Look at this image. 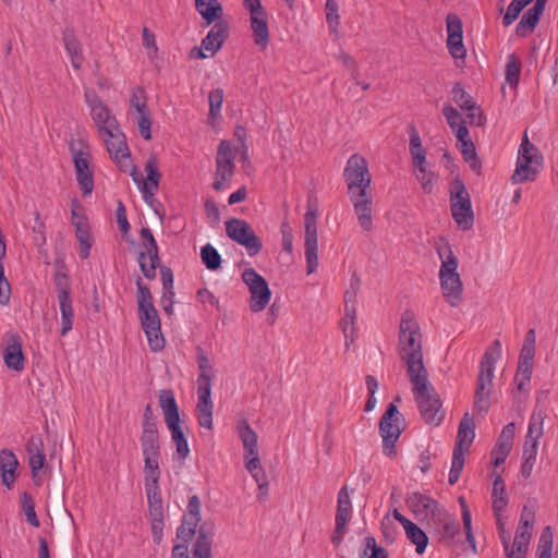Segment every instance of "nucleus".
Returning <instances> with one entry per match:
<instances>
[{"instance_id":"obj_1","label":"nucleus","mask_w":558,"mask_h":558,"mask_svg":"<svg viewBox=\"0 0 558 558\" xmlns=\"http://www.w3.org/2000/svg\"><path fill=\"white\" fill-rule=\"evenodd\" d=\"M100 138L105 143L110 157L121 170L129 172L134 183L140 189L144 201L150 204L158 190L160 180L156 157L151 156L147 159L145 163L147 178L144 179L142 172L131 162L125 135L120 126L114 129L112 132L110 131L109 133L100 135Z\"/></svg>"},{"instance_id":"obj_2","label":"nucleus","mask_w":558,"mask_h":558,"mask_svg":"<svg viewBox=\"0 0 558 558\" xmlns=\"http://www.w3.org/2000/svg\"><path fill=\"white\" fill-rule=\"evenodd\" d=\"M399 354L407 365L408 377L427 373L423 363L422 335L413 313L404 312L399 326Z\"/></svg>"},{"instance_id":"obj_3","label":"nucleus","mask_w":558,"mask_h":558,"mask_svg":"<svg viewBox=\"0 0 558 558\" xmlns=\"http://www.w3.org/2000/svg\"><path fill=\"white\" fill-rule=\"evenodd\" d=\"M434 246L441 260L439 283L442 296L450 306L456 307L461 303L463 293V284L458 272V258L444 238H438Z\"/></svg>"},{"instance_id":"obj_4","label":"nucleus","mask_w":558,"mask_h":558,"mask_svg":"<svg viewBox=\"0 0 558 558\" xmlns=\"http://www.w3.org/2000/svg\"><path fill=\"white\" fill-rule=\"evenodd\" d=\"M414 400L425 423L438 426L445 417L439 395L428 380V373L409 377Z\"/></svg>"},{"instance_id":"obj_5","label":"nucleus","mask_w":558,"mask_h":558,"mask_svg":"<svg viewBox=\"0 0 558 558\" xmlns=\"http://www.w3.org/2000/svg\"><path fill=\"white\" fill-rule=\"evenodd\" d=\"M495 515L506 557L525 558L532 536L534 514L527 511L526 508L523 509L512 544H510V535L505 529L500 512H495Z\"/></svg>"},{"instance_id":"obj_6","label":"nucleus","mask_w":558,"mask_h":558,"mask_svg":"<svg viewBox=\"0 0 558 558\" xmlns=\"http://www.w3.org/2000/svg\"><path fill=\"white\" fill-rule=\"evenodd\" d=\"M501 356V344L499 340H495L493 344L485 351L477 376V386L475 390L474 408L478 412H486L489 408V397L494 372L497 361Z\"/></svg>"},{"instance_id":"obj_7","label":"nucleus","mask_w":558,"mask_h":558,"mask_svg":"<svg viewBox=\"0 0 558 558\" xmlns=\"http://www.w3.org/2000/svg\"><path fill=\"white\" fill-rule=\"evenodd\" d=\"M70 153L75 169V179L84 196L94 191V168L89 145L82 140L70 143Z\"/></svg>"},{"instance_id":"obj_8","label":"nucleus","mask_w":558,"mask_h":558,"mask_svg":"<svg viewBox=\"0 0 558 558\" xmlns=\"http://www.w3.org/2000/svg\"><path fill=\"white\" fill-rule=\"evenodd\" d=\"M475 437V425L474 420L470 413H464L460 421L457 441L453 449L451 469L448 476V483L450 485L456 484L461 475L464 466V456L469 452V449Z\"/></svg>"},{"instance_id":"obj_9","label":"nucleus","mask_w":558,"mask_h":558,"mask_svg":"<svg viewBox=\"0 0 558 558\" xmlns=\"http://www.w3.org/2000/svg\"><path fill=\"white\" fill-rule=\"evenodd\" d=\"M159 478L160 475L144 476L145 493L148 504V518L150 521L153 539L156 544L161 542L165 527V513Z\"/></svg>"},{"instance_id":"obj_10","label":"nucleus","mask_w":558,"mask_h":558,"mask_svg":"<svg viewBox=\"0 0 558 558\" xmlns=\"http://www.w3.org/2000/svg\"><path fill=\"white\" fill-rule=\"evenodd\" d=\"M542 156L538 149L530 143L526 133L518 150L515 170L511 177L513 183L534 181L542 169Z\"/></svg>"},{"instance_id":"obj_11","label":"nucleus","mask_w":558,"mask_h":558,"mask_svg":"<svg viewBox=\"0 0 558 558\" xmlns=\"http://www.w3.org/2000/svg\"><path fill=\"white\" fill-rule=\"evenodd\" d=\"M343 178L348 186V194L365 196L371 193L372 175L366 159L359 155H352L344 167Z\"/></svg>"},{"instance_id":"obj_12","label":"nucleus","mask_w":558,"mask_h":558,"mask_svg":"<svg viewBox=\"0 0 558 558\" xmlns=\"http://www.w3.org/2000/svg\"><path fill=\"white\" fill-rule=\"evenodd\" d=\"M450 209L453 220L462 230H469L474 222L470 194L462 180L456 178L450 186Z\"/></svg>"},{"instance_id":"obj_13","label":"nucleus","mask_w":558,"mask_h":558,"mask_svg":"<svg viewBox=\"0 0 558 558\" xmlns=\"http://www.w3.org/2000/svg\"><path fill=\"white\" fill-rule=\"evenodd\" d=\"M84 97L89 109L90 118L99 136L105 133H109L110 131L112 132L114 129L120 126L111 109L102 101L94 89H85Z\"/></svg>"},{"instance_id":"obj_14","label":"nucleus","mask_w":558,"mask_h":558,"mask_svg":"<svg viewBox=\"0 0 558 558\" xmlns=\"http://www.w3.org/2000/svg\"><path fill=\"white\" fill-rule=\"evenodd\" d=\"M403 417L393 403H389L379 422L383 451L388 457L396 454V442L402 433Z\"/></svg>"},{"instance_id":"obj_15","label":"nucleus","mask_w":558,"mask_h":558,"mask_svg":"<svg viewBox=\"0 0 558 558\" xmlns=\"http://www.w3.org/2000/svg\"><path fill=\"white\" fill-rule=\"evenodd\" d=\"M238 148L229 141H221L216 156V171L213 187L216 191L223 190L232 180L235 170V157Z\"/></svg>"},{"instance_id":"obj_16","label":"nucleus","mask_w":558,"mask_h":558,"mask_svg":"<svg viewBox=\"0 0 558 558\" xmlns=\"http://www.w3.org/2000/svg\"><path fill=\"white\" fill-rule=\"evenodd\" d=\"M243 7L250 14V27L254 44L266 49L269 44L268 14L260 0H243Z\"/></svg>"},{"instance_id":"obj_17","label":"nucleus","mask_w":558,"mask_h":558,"mask_svg":"<svg viewBox=\"0 0 558 558\" xmlns=\"http://www.w3.org/2000/svg\"><path fill=\"white\" fill-rule=\"evenodd\" d=\"M226 233L232 241L245 247L250 256H255L263 247L260 239L245 220L229 219L226 221Z\"/></svg>"},{"instance_id":"obj_18","label":"nucleus","mask_w":558,"mask_h":558,"mask_svg":"<svg viewBox=\"0 0 558 558\" xmlns=\"http://www.w3.org/2000/svg\"><path fill=\"white\" fill-rule=\"evenodd\" d=\"M242 280L247 286L251 298L250 308L254 313L267 307L271 299V291L267 281L254 268H247L242 272Z\"/></svg>"},{"instance_id":"obj_19","label":"nucleus","mask_w":558,"mask_h":558,"mask_svg":"<svg viewBox=\"0 0 558 558\" xmlns=\"http://www.w3.org/2000/svg\"><path fill=\"white\" fill-rule=\"evenodd\" d=\"M140 235L143 250L138 254V263L143 275L150 280L156 277L160 262L159 250L150 229L142 228Z\"/></svg>"},{"instance_id":"obj_20","label":"nucleus","mask_w":558,"mask_h":558,"mask_svg":"<svg viewBox=\"0 0 558 558\" xmlns=\"http://www.w3.org/2000/svg\"><path fill=\"white\" fill-rule=\"evenodd\" d=\"M352 493L353 489H349L348 486H343L338 493L335 530L331 536V541L336 545L342 542L347 525L352 518Z\"/></svg>"},{"instance_id":"obj_21","label":"nucleus","mask_w":558,"mask_h":558,"mask_svg":"<svg viewBox=\"0 0 558 558\" xmlns=\"http://www.w3.org/2000/svg\"><path fill=\"white\" fill-rule=\"evenodd\" d=\"M360 286V279L353 276L351 279V291L344 294V317L340 326L345 339V347H350L355 340V319H356V291Z\"/></svg>"},{"instance_id":"obj_22","label":"nucleus","mask_w":558,"mask_h":558,"mask_svg":"<svg viewBox=\"0 0 558 558\" xmlns=\"http://www.w3.org/2000/svg\"><path fill=\"white\" fill-rule=\"evenodd\" d=\"M316 213L308 209L304 216L306 272L313 274L318 267V239Z\"/></svg>"},{"instance_id":"obj_23","label":"nucleus","mask_w":558,"mask_h":558,"mask_svg":"<svg viewBox=\"0 0 558 558\" xmlns=\"http://www.w3.org/2000/svg\"><path fill=\"white\" fill-rule=\"evenodd\" d=\"M141 326L147 337L150 349L158 352L165 348L161 324L156 308L138 312Z\"/></svg>"},{"instance_id":"obj_24","label":"nucleus","mask_w":558,"mask_h":558,"mask_svg":"<svg viewBox=\"0 0 558 558\" xmlns=\"http://www.w3.org/2000/svg\"><path fill=\"white\" fill-rule=\"evenodd\" d=\"M22 339L17 333H5L3 339V361L8 368L22 372L25 367Z\"/></svg>"},{"instance_id":"obj_25","label":"nucleus","mask_w":558,"mask_h":558,"mask_svg":"<svg viewBox=\"0 0 558 558\" xmlns=\"http://www.w3.org/2000/svg\"><path fill=\"white\" fill-rule=\"evenodd\" d=\"M141 448L144 458L143 474L160 475V444L159 436L141 437Z\"/></svg>"},{"instance_id":"obj_26","label":"nucleus","mask_w":558,"mask_h":558,"mask_svg":"<svg viewBox=\"0 0 558 558\" xmlns=\"http://www.w3.org/2000/svg\"><path fill=\"white\" fill-rule=\"evenodd\" d=\"M228 36V24L217 22L202 40L197 57L201 59L213 57L222 46Z\"/></svg>"},{"instance_id":"obj_27","label":"nucleus","mask_w":558,"mask_h":558,"mask_svg":"<svg viewBox=\"0 0 558 558\" xmlns=\"http://www.w3.org/2000/svg\"><path fill=\"white\" fill-rule=\"evenodd\" d=\"M350 201L353 205L354 214L357 222L363 231L371 232L373 230V196L371 193H365V196L359 194L350 195Z\"/></svg>"},{"instance_id":"obj_28","label":"nucleus","mask_w":558,"mask_h":558,"mask_svg":"<svg viewBox=\"0 0 558 558\" xmlns=\"http://www.w3.org/2000/svg\"><path fill=\"white\" fill-rule=\"evenodd\" d=\"M514 434V423H509L502 428L497 444L492 451L493 463L495 466H499L506 461L512 449Z\"/></svg>"},{"instance_id":"obj_29","label":"nucleus","mask_w":558,"mask_h":558,"mask_svg":"<svg viewBox=\"0 0 558 558\" xmlns=\"http://www.w3.org/2000/svg\"><path fill=\"white\" fill-rule=\"evenodd\" d=\"M211 538L199 530L192 556L184 544H177L172 549V558H210Z\"/></svg>"},{"instance_id":"obj_30","label":"nucleus","mask_w":558,"mask_h":558,"mask_svg":"<svg viewBox=\"0 0 558 558\" xmlns=\"http://www.w3.org/2000/svg\"><path fill=\"white\" fill-rule=\"evenodd\" d=\"M546 0H536L522 16L515 26V34L520 37H526L532 34L538 24V21L545 10Z\"/></svg>"},{"instance_id":"obj_31","label":"nucleus","mask_w":558,"mask_h":558,"mask_svg":"<svg viewBox=\"0 0 558 558\" xmlns=\"http://www.w3.org/2000/svg\"><path fill=\"white\" fill-rule=\"evenodd\" d=\"M458 148L461 151L464 160L469 163L470 168L480 172L481 161L477 158L475 146L470 138L468 128H459L457 130Z\"/></svg>"},{"instance_id":"obj_32","label":"nucleus","mask_w":558,"mask_h":558,"mask_svg":"<svg viewBox=\"0 0 558 558\" xmlns=\"http://www.w3.org/2000/svg\"><path fill=\"white\" fill-rule=\"evenodd\" d=\"M19 461L16 456L9 449L0 451V473L2 483L9 489L14 485Z\"/></svg>"},{"instance_id":"obj_33","label":"nucleus","mask_w":558,"mask_h":558,"mask_svg":"<svg viewBox=\"0 0 558 558\" xmlns=\"http://www.w3.org/2000/svg\"><path fill=\"white\" fill-rule=\"evenodd\" d=\"M158 399L166 425L169 426L180 423L179 407L177 404L173 391L170 389H163L159 392Z\"/></svg>"},{"instance_id":"obj_34","label":"nucleus","mask_w":558,"mask_h":558,"mask_svg":"<svg viewBox=\"0 0 558 558\" xmlns=\"http://www.w3.org/2000/svg\"><path fill=\"white\" fill-rule=\"evenodd\" d=\"M195 9L206 22V26L214 22H220L223 9L218 0H195Z\"/></svg>"},{"instance_id":"obj_35","label":"nucleus","mask_w":558,"mask_h":558,"mask_svg":"<svg viewBox=\"0 0 558 558\" xmlns=\"http://www.w3.org/2000/svg\"><path fill=\"white\" fill-rule=\"evenodd\" d=\"M236 432L243 444L244 456L258 453L257 434L253 430L246 420L238 423Z\"/></svg>"},{"instance_id":"obj_36","label":"nucleus","mask_w":558,"mask_h":558,"mask_svg":"<svg viewBox=\"0 0 558 558\" xmlns=\"http://www.w3.org/2000/svg\"><path fill=\"white\" fill-rule=\"evenodd\" d=\"M409 150L413 168L427 163L426 149L423 147L420 134L415 129H412L410 133Z\"/></svg>"},{"instance_id":"obj_37","label":"nucleus","mask_w":558,"mask_h":558,"mask_svg":"<svg viewBox=\"0 0 558 558\" xmlns=\"http://www.w3.org/2000/svg\"><path fill=\"white\" fill-rule=\"evenodd\" d=\"M170 430L171 440L175 447V453L182 460L186 459L190 454L187 439L180 426V423L167 426Z\"/></svg>"},{"instance_id":"obj_38","label":"nucleus","mask_w":558,"mask_h":558,"mask_svg":"<svg viewBox=\"0 0 558 558\" xmlns=\"http://www.w3.org/2000/svg\"><path fill=\"white\" fill-rule=\"evenodd\" d=\"M405 535L408 539L415 545V551L418 555H422L427 545H428V537L425 534V532L414 522H411L404 527Z\"/></svg>"},{"instance_id":"obj_39","label":"nucleus","mask_w":558,"mask_h":558,"mask_svg":"<svg viewBox=\"0 0 558 558\" xmlns=\"http://www.w3.org/2000/svg\"><path fill=\"white\" fill-rule=\"evenodd\" d=\"M413 173L418 181L422 190L429 194L434 190L435 182L437 181V175L435 172H433L428 163L424 166H417L413 168Z\"/></svg>"},{"instance_id":"obj_40","label":"nucleus","mask_w":558,"mask_h":558,"mask_svg":"<svg viewBox=\"0 0 558 558\" xmlns=\"http://www.w3.org/2000/svg\"><path fill=\"white\" fill-rule=\"evenodd\" d=\"M7 254V245L4 242V235L0 231V304L5 305L10 300V284L4 276V268L2 259Z\"/></svg>"},{"instance_id":"obj_41","label":"nucleus","mask_w":558,"mask_h":558,"mask_svg":"<svg viewBox=\"0 0 558 558\" xmlns=\"http://www.w3.org/2000/svg\"><path fill=\"white\" fill-rule=\"evenodd\" d=\"M53 282L57 291L58 300L69 299L71 293L69 277L64 265L57 266L53 275Z\"/></svg>"},{"instance_id":"obj_42","label":"nucleus","mask_w":558,"mask_h":558,"mask_svg":"<svg viewBox=\"0 0 558 558\" xmlns=\"http://www.w3.org/2000/svg\"><path fill=\"white\" fill-rule=\"evenodd\" d=\"M65 50L71 59L74 69L78 70L83 63L81 44L72 34H64L63 37Z\"/></svg>"},{"instance_id":"obj_43","label":"nucleus","mask_w":558,"mask_h":558,"mask_svg":"<svg viewBox=\"0 0 558 558\" xmlns=\"http://www.w3.org/2000/svg\"><path fill=\"white\" fill-rule=\"evenodd\" d=\"M60 314H61V336H65L73 327L74 311L72 300L60 299L58 300Z\"/></svg>"},{"instance_id":"obj_44","label":"nucleus","mask_w":558,"mask_h":558,"mask_svg":"<svg viewBox=\"0 0 558 558\" xmlns=\"http://www.w3.org/2000/svg\"><path fill=\"white\" fill-rule=\"evenodd\" d=\"M495 480L493 484V509L494 512H501L507 506V498L505 494V483L499 474H494Z\"/></svg>"},{"instance_id":"obj_45","label":"nucleus","mask_w":558,"mask_h":558,"mask_svg":"<svg viewBox=\"0 0 558 558\" xmlns=\"http://www.w3.org/2000/svg\"><path fill=\"white\" fill-rule=\"evenodd\" d=\"M544 420L545 415L542 411H534L532 413L525 436L526 440L538 442L539 438L543 436Z\"/></svg>"},{"instance_id":"obj_46","label":"nucleus","mask_w":558,"mask_h":558,"mask_svg":"<svg viewBox=\"0 0 558 558\" xmlns=\"http://www.w3.org/2000/svg\"><path fill=\"white\" fill-rule=\"evenodd\" d=\"M412 502L414 510L416 512H424L425 515L429 513L436 514L442 510L434 499L422 494H415L412 498Z\"/></svg>"},{"instance_id":"obj_47","label":"nucleus","mask_w":558,"mask_h":558,"mask_svg":"<svg viewBox=\"0 0 558 558\" xmlns=\"http://www.w3.org/2000/svg\"><path fill=\"white\" fill-rule=\"evenodd\" d=\"M74 226L76 228V238L80 242V256L86 259L92 247V235L85 222H74Z\"/></svg>"},{"instance_id":"obj_48","label":"nucleus","mask_w":558,"mask_h":558,"mask_svg":"<svg viewBox=\"0 0 558 558\" xmlns=\"http://www.w3.org/2000/svg\"><path fill=\"white\" fill-rule=\"evenodd\" d=\"M326 22L331 34H337L340 25L339 5L336 0L325 2Z\"/></svg>"},{"instance_id":"obj_49","label":"nucleus","mask_w":558,"mask_h":558,"mask_svg":"<svg viewBox=\"0 0 558 558\" xmlns=\"http://www.w3.org/2000/svg\"><path fill=\"white\" fill-rule=\"evenodd\" d=\"M201 258L209 270H217L221 265L220 254L209 243L201 248Z\"/></svg>"},{"instance_id":"obj_50","label":"nucleus","mask_w":558,"mask_h":558,"mask_svg":"<svg viewBox=\"0 0 558 558\" xmlns=\"http://www.w3.org/2000/svg\"><path fill=\"white\" fill-rule=\"evenodd\" d=\"M521 74V61L514 56L510 54L506 64V81L515 87L519 83Z\"/></svg>"},{"instance_id":"obj_51","label":"nucleus","mask_w":558,"mask_h":558,"mask_svg":"<svg viewBox=\"0 0 558 558\" xmlns=\"http://www.w3.org/2000/svg\"><path fill=\"white\" fill-rule=\"evenodd\" d=\"M553 534L549 526H546L538 539L537 558H551Z\"/></svg>"},{"instance_id":"obj_52","label":"nucleus","mask_w":558,"mask_h":558,"mask_svg":"<svg viewBox=\"0 0 558 558\" xmlns=\"http://www.w3.org/2000/svg\"><path fill=\"white\" fill-rule=\"evenodd\" d=\"M213 401L211 402H197V421L202 427L211 429L213 428Z\"/></svg>"},{"instance_id":"obj_53","label":"nucleus","mask_w":558,"mask_h":558,"mask_svg":"<svg viewBox=\"0 0 558 558\" xmlns=\"http://www.w3.org/2000/svg\"><path fill=\"white\" fill-rule=\"evenodd\" d=\"M453 100L462 110H474L475 104L472 97L464 90L460 84L452 88Z\"/></svg>"},{"instance_id":"obj_54","label":"nucleus","mask_w":558,"mask_h":558,"mask_svg":"<svg viewBox=\"0 0 558 558\" xmlns=\"http://www.w3.org/2000/svg\"><path fill=\"white\" fill-rule=\"evenodd\" d=\"M148 108L146 92L142 87H134L130 98V113Z\"/></svg>"},{"instance_id":"obj_55","label":"nucleus","mask_w":558,"mask_h":558,"mask_svg":"<svg viewBox=\"0 0 558 558\" xmlns=\"http://www.w3.org/2000/svg\"><path fill=\"white\" fill-rule=\"evenodd\" d=\"M362 558H387L386 550L377 546L376 539L367 536L364 539V548L361 555Z\"/></svg>"},{"instance_id":"obj_56","label":"nucleus","mask_w":558,"mask_h":558,"mask_svg":"<svg viewBox=\"0 0 558 558\" xmlns=\"http://www.w3.org/2000/svg\"><path fill=\"white\" fill-rule=\"evenodd\" d=\"M183 519L189 520L187 524L198 525L201 521V500L198 496L193 495L189 499L187 510Z\"/></svg>"},{"instance_id":"obj_57","label":"nucleus","mask_w":558,"mask_h":558,"mask_svg":"<svg viewBox=\"0 0 558 558\" xmlns=\"http://www.w3.org/2000/svg\"><path fill=\"white\" fill-rule=\"evenodd\" d=\"M442 114L445 116L450 129L454 132L456 135L459 128H466L464 121L461 118V114L451 105H445L442 107Z\"/></svg>"},{"instance_id":"obj_58","label":"nucleus","mask_w":558,"mask_h":558,"mask_svg":"<svg viewBox=\"0 0 558 558\" xmlns=\"http://www.w3.org/2000/svg\"><path fill=\"white\" fill-rule=\"evenodd\" d=\"M533 372V364L531 363H522L519 362L515 381L518 384V390H525L526 385H529Z\"/></svg>"},{"instance_id":"obj_59","label":"nucleus","mask_w":558,"mask_h":558,"mask_svg":"<svg viewBox=\"0 0 558 558\" xmlns=\"http://www.w3.org/2000/svg\"><path fill=\"white\" fill-rule=\"evenodd\" d=\"M209 101V120L213 122L217 116L219 114V111L221 109L222 102H223V90L221 88H216L209 93L208 96Z\"/></svg>"},{"instance_id":"obj_60","label":"nucleus","mask_w":558,"mask_h":558,"mask_svg":"<svg viewBox=\"0 0 558 558\" xmlns=\"http://www.w3.org/2000/svg\"><path fill=\"white\" fill-rule=\"evenodd\" d=\"M210 377L198 375L197 377V402H211Z\"/></svg>"},{"instance_id":"obj_61","label":"nucleus","mask_w":558,"mask_h":558,"mask_svg":"<svg viewBox=\"0 0 558 558\" xmlns=\"http://www.w3.org/2000/svg\"><path fill=\"white\" fill-rule=\"evenodd\" d=\"M22 507L26 515L27 521L33 526H39V520L36 515L35 506L32 496L28 493L22 495Z\"/></svg>"},{"instance_id":"obj_62","label":"nucleus","mask_w":558,"mask_h":558,"mask_svg":"<svg viewBox=\"0 0 558 558\" xmlns=\"http://www.w3.org/2000/svg\"><path fill=\"white\" fill-rule=\"evenodd\" d=\"M437 514L439 515L442 524L444 535L446 537L453 538L459 532V523L454 519L450 518L445 510H441Z\"/></svg>"},{"instance_id":"obj_63","label":"nucleus","mask_w":558,"mask_h":558,"mask_svg":"<svg viewBox=\"0 0 558 558\" xmlns=\"http://www.w3.org/2000/svg\"><path fill=\"white\" fill-rule=\"evenodd\" d=\"M462 39V35L448 36L447 38L448 50L454 59H462L465 57V48Z\"/></svg>"},{"instance_id":"obj_64","label":"nucleus","mask_w":558,"mask_h":558,"mask_svg":"<svg viewBox=\"0 0 558 558\" xmlns=\"http://www.w3.org/2000/svg\"><path fill=\"white\" fill-rule=\"evenodd\" d=\"M28 464H29V468H31V471H32V477L35 482L36 485H40L41 484V478H40V471L43 470V468L45 466L46 464V456L45 453L44 454H37V456H29L28 457Z\"/></svg>"}]
</instances>
